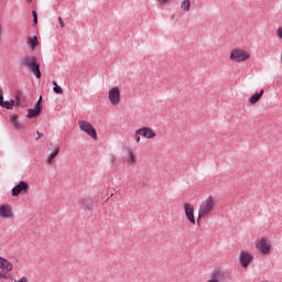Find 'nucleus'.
<instances>
[{"instance_id": "1", "label": "nucleus", "mask_w": 282, "mask_h": 282, "mask_svg": "<svg viewBox=\"0 0 282 282\" xmlns=\"http://www.w3.org/2000/svg\"><path fill=\"white\" fill-rule=\"evenodd\" d=\"M36 61H39L36 56L25 55L21 58L20 64L22 67H29L34 76L41 78V64Z\"/></svg>"}, {"instance_id": "2", "label": "nucleus", "mask_w": 282, "mask_h": 282, "mask_svg": "<svg viewBox=\"0 0 282 282\" xmlns=\"http://www.w3.org/2000/svg\"><path fill=\"white\" fill-rule=\"evenodd\" d=\"M213 208H215V200L213 199V196H209L202 203L198 210V218L202 219V217L210 215V213H213Z\"/></svg>"}, {"instance_id": "3", "label": "nucleus", "mask_w": 282, "mask_h": 282, "mask_svg": "<svg viewBox=\"0 0 282 282\" xmlns=\"http://www.w3.org/2000/svg\"><path fill=\"white\" fill-rule=\"evenodd\" d=\"M250 58L249 53L245 52L241 48H235L231 51L230 61H235L236 63H243Z\"/></svg>"}, {"instance_id": "4", "label": "nucleus", "mask_w": 282, "mask_h": 282, "mask_svg": "<svg viewBox=\"0 0 282 282\" xmlns=\"http://www.w3.org/2000/svg\"><path fill=\"white\" fill-rule=\"evenodd\" d=\"M79 124V129L80 131H84V133H87L88 135H90V138H93V140H97L98 139V133L96 132V128H94V126H91V123L82 120L78 121Z\"/></svg>"}, {"instance_id": "5", "label": "nucleus", "mask_w": 282, "mask_h": 282, "mask_svg": "<svg viewBox=\"0 0 282 282\" xmlns=\"http://www.w3.org/2000/svg\"><path fill=\"white\" fill-rule=\"evenodd\" d=\"M21 193H23V194L30 193V185L25 181H21L18 185H15L11 189V195L13 197H19Z\"/></svg>"}, {"instance_id": "6", "label": "nucleus", "mask_w": 282, "mask_h": 282, "mask_svg": "<svg viewBox=\"0 0 282 282\" xmlns=\"http://www.w3.org/2000/svg\"><path fill=\"white\" fill-rule=\"evenodd\" d=\"M254 260V256L248 251H241L239 256V261L241 268H248L250 263Z\"/></svg>"}, {"instance_id": "7", "label": "nucleus", "mask_w": 282, "mask_h": 282, "mask_svg": "<svg viewBox=\"0 0 282 282\" xmlns=\"http://www.w3.org/2000/svg\"><path fill=\"white\" fill-rule=\"evenodd\" d=\"M184 213L186 219H188L189 224L195 225V207L191 205L189 203L184 204Z\"/></svg>"}, {"instance_id": "8", "label": "nucleus", "mask_w": 282, "mask_h": 282, "mask_svg": "<svg viewBox=\"0 0 282 282\" xmlns=\"http://www.w3.org/2000/svg\"><path fill=\"white\" fill-rule=\"evenodd\" d=\"M108 98L111 105H118L120 102V88L113 87L112 89H110Z\"/></svg>"}, {"instance_id": "9", "label": "nucleus", "mask_w": 282, "mask_h": 282, "mask_svg": "<svg viewBox=\"0 0 282 282\" xmlns=\"http://www.w3.org/2000/svg\"><path fill=\"white\" fill-rule=\"evenodd\" d=\"M257 248L262 254H270V251L272 250L265 238L260 239V241L257 243Z\"/></svg>"}, {"instance_id": "10", "label": "nucleus", "mask_w": 282, "mask_h": 282, "mask_svg": "<svg viewBox=\"0 0 282 282\" xmlns=\"http://www.w3.org/2000/svg\"><path fill=\"white\" fill-rule=\"evenodd\" d=\"M137 133L139 135H142V138H147L148 140H152V138H155V131L149 127H143L137 130Z\"/></svg>"}, {"instance_id": "11", "label": "nucleus", "mask_w": 282, "mask_h": 282, "mask_svg": "<svg viewBox=\"0 0 282 282\" xmlns=\"http://www.w3.org/2000/svg\"><path fill=\"white\" fill-rule=\"evenodd\" d=\"M0 270H2V272H12L11 262L1 256H0Z\"/></svg>"}, {"instance_id": "12", "label": "nucleus", "mask_w": 282, "mask_h": 282, "mask_svg": "<svg viewBox=\"0 0 282 282\" xmlns=\"http://www.w3.org/2000/svg\"><path fill=\"white\" fill-rule=\"evenodd\" d=\"M0 217L9 219L12 217V209L8 205H0Z\"/></svg>"}, {"instance_id": "13", "label": "nucleus", "mask_w": 282, "mask_h": 282, "mask_svg": "<svg viewBox=\"0 0 282 282\" xmlns=\"http://www.w3.org/2000/svg\"><path fill=\"white\" fill-rule=\"evenodd\" d=\"M79 204H82V206H84V208H87V210H91L94 208V206H96L93 198H82L79 200Z\"/></svg>"}, {"instance_id": "14", "label": "nucleus", "mask_w": 282, "mask_h": 282, "mask_svg": "<svg viewBox=\"0 0 282 282\" xmlns=\"http://www.w3.org/2000/svg\"><path fill=\"white\" fill-rule=\"evenodd\" d=\"M264 90L261 89L259 93H254L251 97H250V102L251 105H257V102H259V100H261V97L263 96Z\"/></svg>"}, {"instance_id": "15", "label": "nucleus", "mask_w": 282, "mask_h": 282, "mask_svg": "<svg viewBox=\"0 0 282 282\" xmlns=\"http://www.w3.org/2000/svg\"><path fill=\"white\" fill-rule=\"evenodd\" d=\"M212 276L214 280L221 282L224 280V271L221 269H215Z\"/></svg>"}, {"instance_id": "16", "label": "nucleus", "mask_w": 282, "mask_h": 282, "mask_svg": "<svg viewBox=\"0 0 282 282\" xmlns=\"http://www.w3.org/2000/svg\"><path fill=\"white\" fill-rule=\"evenodd\" d=\"M58 153H61V149L55 148L46 160L47 164H52V162H54V159L58 155Z\"/></svg>"}, {"instance_id": "17", "label": "nucleus", "mask_w": 282, "mask_h": 282, "mask_svg": "<svg viewBox=\"0 0 282 282\" xmlns=\"http://www.w3.org/2000/svg\"><path fill=\"white\" fill-rule=\"evenodd\" d=\"M29 45L31 50H36L39 47V37L36 35L29 37Z\"/></svg>"}, {"instance_id": "18", "label": "nucleus", "mask_w": 282, "mask_h": 282, "mask_svg": "<svg viewBox=\"0 0 282 282\" xmlns=\"http://www.w3.org/2000/svg\"><path fill=\"white\" fill-rule=\"evenodd\" d=\"M14 98H15V107H21V102L23 100V91L22 90H17L15 95H14Z\"/></svg>"}, {"instance_id": "19", "label": "nucleus", "mask_w": 282, "mask_h": 282, "mask_svg": "<svg viewBox=\"0 0 282 282\" xmlns=\"http://www.w3.org/2000/svg\"><path fill=\"white\" fill-rule=\"evenodd\" d=\"M39 116H41V112L39 110H36L35 108H30L28 110L26 118L32 119V118H36Z\"/></svg>"}, {"instance_id": "20", "label": "nucleus", "mask_w": 282, "mask_h": 282, "mask_svg": "<svg viewBox=\"0 0 282 282\" xmlns=\"http://www.w3.org/2000/svg\"><path fill=\"white\" fill-rule=\"evenodd\" d=\"M11 122H13L15 129H23V124L19 121V116H11Z\"/></svg>"}, {"instance_id": "21", "label": "nucleus", "mask_w": 282, "mask_h": 282, "mask_svg": "<svg viewBox=\"0 0 282 282\" xmlns=\"http://www.w3.org/2000/svg\"><path fill=\"white\" fill-rule=\"evenodd\" d=\"M181 8L184 12H188L191 10V0H184L181 3Z\"/></svg>"}, {"instance_id": "22", "label": "nucleus", "mask_w": 282, "mask_h": 282, "mask_svg": "<svg viewBox=\"0 0 282 282\" xmlns=\"http://www.w3.org/2000/svg\"><path fill=\"white\" fill-rule=\"evenodd\" d=\"M43 100V97H40V99L35 102L34 108L35 111H39L40 113H43V106H41V102Z\"/></svg>"}, {"instance_id": "23", "label": "nucleus", "mask_w": 282, "mask_h": 282, "mask_svg": "<svg viewBox=\"0 0 282 282\" xmlns=\"http://www.w3.org/2000/svg\"><path fill=\"white\" fill-rule=\"evenodd\" d=\"M128 153H129L128 162H131V164H135V154H133V150L129 149Z\"/></svg>"}, {"instance_id": "24", "label": "nucleus", "mask_w": 282, "mask_h": 282, "mask_svg": "<svg viewBox=\"0 0 282 282\" xmlns=\"http://www.w3.org/2000/svg\"><path fill=\"white\" fill-rule=\"evenodd\" d=\"M53 85H54L53 91L55 94H63V88L61 86H58V84H56V82H53Z\"/></svg>"}, {"instance_id": "25", "label": "nucleus", "mask_w": 282, "mask_h": 282, "mask_svg": "<svg viewBox=\"0 0 282 282\" xmlns=\"http://www.w3.org/2000/svg\"><path fill=\"white\" fill-rule=\"evenodd\" d=\"M32 17H33V26L39 25V13H36L35 10L32 11Z\"/></svg>"}, {"instance_id": "26", "label": "nucleus", "mask_w": 282, "mask_h": 282, "mask_svg": "<svg viewBox=\"0 0 282 282\" xmlns=\"http://www.w3.org/2000/svg\"><path fill=\"white\" fill-rule=\"evenodd\" d=\"M0 107H2L3 109H12L11 106H10V101H3Z\"/></svg>"}, {"instance_id": "27", "label": "nucleus", "mask_w": 282, "mask_h": 282, "mask_svg": "<svg viewBox=\"0 0 282 282\" xmlns=\"http://www.w3.org/2000/svg\"><path fill=\"white\" fill-rule=\"evenodd\" d=\"M9 105L11 106V109H13V107H17V100L14 99L9 100Z\"/></svg>"}, {"instance_id": "28", "label": "nucleus", "mask_w": 282, "mask_h": 282, "mask_svg": "<svg viewBox=\"0 0 282 282\" xmlns=\"http://www.w3.org/2000/svg\"><path fill=\"white\" fill-rule=\"evenodd\" d=\"M0 279H10V275L6 272H0Z\"/></svg>"}, {"instance_id": "29", "label": "nucleus", "mask_w": 282, "mask_h": 282, "mask_svg": "<svg viewBox=\"0 0 282 282\" xmlns=\"http://www.w3.org/2000/svg\"><path fill=\"white\" fill-rule=\"evenodd\" d=\"M58 23L61 28H65V23L63 22V18H58Z\"/></svg>"}, {"instance_id": "30", "label": "nucleus", "mask_w": 282, "mask_h": 282, "mask_svg": "<svg viewBox=\"0 0 282 282\" xmlns=\"http://www.w3.org/2000/svg\"><path fill=\"white\" fill-rule=\"evenodd\" d=\"M110 162L112 164H116V155H113V154L110 155Z\"/></svg>"}, {"instance_id": "31", "label": "nucleus", "mask_w": 282, "mask_h": 282, "mask_svg": "<svg viewBox=\"0 0 282 282\" xmlns=\"http://www.w3.org/2000/svg\"><path fill=\"white\" fill-rule=\"evenodd\" d=\"M140 135L141 134H138V131H135V138H134L135 142H140Z\"/></svg>"}, {"instance_id": "32", "label": "nucleus", "mask_w": 282, "mask_h": 282, "mask_svg": "<svg viewBox=\"0 0 282 282\" xmlns=\"http://www.w3.org/2000/svg\"><path fill=\"white\" fill-rule=\"evenodd\" d=\"M14 282H28V278L23 276L22 279L15 280Z\"/></svg>"}, {"instance_id": "33", "label": "nucleus", "mask_w": 282, "mask_h": 282, "mask_svg": "<svg viewBox=\"0 0 282 282\" xmlns=\"http://www.w3.org/2000/svg\"><path fill=\"white\" fill-rule=\"evenodd\" d=\"M36 134H37V138H36V140H41V138H43V132H36Z\"/></svg>"}, {"instance_id": "34", "label": "nucleus", "mask_w": 282, "mask_h": 282, "mask_svg": "<svg viewBox=\"0 0 282 282\" xmlns=\"http://www.w3.org/2000/svg\"><path fill=\"white\" fill-rule=\"evenodd\" d=\"M161 6H164V3H169V0H158Z\"/></svg>"}, {"instance_id": "35", "label": "nucleus", "mask_w": 282, "mask_h": 282, "mask_svg": "<svg viewBox=\"0 0 282 282\" xmlns=\"http://www.w3.org/2000/svg\"><path fill=\"white\" fill-rule=\"evenodd\" d=\"M278 36H279V39L282 40V29H279V30H278Z\"/></svg>"}, {"instance_id": "36", "label": "nucleus", "mask_w": 282, "mask_h": 282, "mask_svg": "<svg viewBox=\"0 0 282 282\" xmlns=\"http://www.w3.org/2000/svg\"><path fill=\"white\" fill-rule=\"evenodd\" d=\"M28 2H32V0H26Z\"/></svg>"}]
</instances>
